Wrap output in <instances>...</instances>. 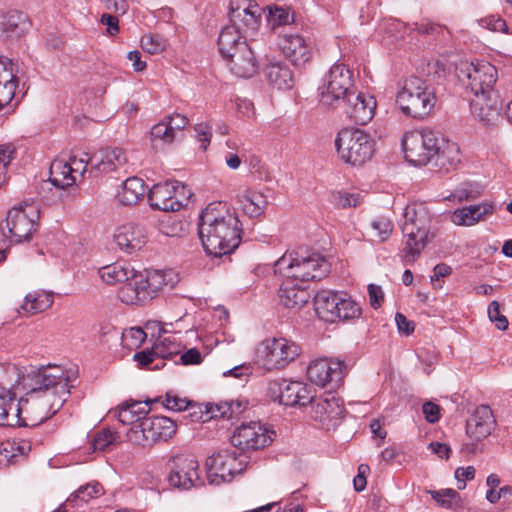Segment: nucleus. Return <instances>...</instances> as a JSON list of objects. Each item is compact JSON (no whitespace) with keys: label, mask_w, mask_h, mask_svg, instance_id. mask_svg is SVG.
I'll use <instances>...</instances> for the list:
<instances>
[{"label":"nucleus","mask_w":512,"mask_h":512,"mask_svg":"<svg viewBox=\"0 0 512 512\" xmlns=\"http://www.w3.org/2000/svg\"><path fill=\"white\" fill-rule=\"evenodd\" d=\"M369 303L374 309H378L384 300V293L381 286L370 284L368 286Z\"/></svg>","instance_id":"obj_64"},{"label":"nucleus","mask_w":512,"mask_h":512,"mask_svg":"<svg viewBox=\"0 0 512 512\" xmlns=\"http://www.w3.org/2000/svg\"><path fill=\"white\" fill-rule=\"evenodd\" d=\"M269 12V21L273 26L275 25H285L288 24L291 20L290 12L287 8L284 7H268Z\"/></svg>","instance_id":"obj_60"},{"label":"nucleus","mask_w":512,"mask_h":512,"mask_svg":"<svg viewBox=\"0 0 512 512\" xmlns=\"http://www.w3.org/2000/svg\"><path fill=\"white\" fill-rule=\"evenodd\" d=\"M273 509H276V512H279L280 510H283V512H303L301 506L294 502H290L284 507L280 505V502H270L268 504L246 510L245 512H268Z\"/></svg>","instance_id":"obj_59"},{"label":"nucleus","mask_w":512,"mask_h":512,"mask_svg":"<svg viewBox=\"0 0 512 512\" xmlns=\"http://www.w3.org/2000/svg\"><path fill=\"white\" fill-rule=\"evenodd\" d=\"M225 59L231 72L238 77L249 78L257 72V62L248 43H240L238 50Z\"/></svg>","instance_id":"obj_28"},{"label":"nucleus","mask_w":512,"mask_h":512,"mask_svg":"<svg viewBox=\"0 0 512 512\" xmlns=\"http://www.w3.org/2000/svg\"><path fill=\"white\" fill-rule=\"evenodd\" d=\"M103 493L104 489L97 481L82 485L67 498L64 503V512L68 509L80 508L91 499L98 498L103 495Z\"/></svg>","instance_id":"obj_36"},{"label":"nucleus","mask_w":512,"mask_h":512,"mask_svg":"<svg viewBox=\"0 0 512 512\" xmlns=\"http://www.w3.org/2000/svg\"><path fill=\"white\" fill-rule=\"evenodd\" d=\"M247 457L235 450H223L206 459L207 479L212 485L230 482L235 475L241 474L247 467Z\"/></svg>","instance_id":"obj_10"},{"label":"nucleus","mask_w":512,"mask_h":512,"mask_svg":"<svg viewBox=\"0 0 512 512\" xmlns=\"http://www.w3.org/2000/svg\"><path fill=\"white\" fill-rule=\"evenodd\" d=\"M335 203L340 208L355 207L360 203V196L354 193H338L335 195Z\"/></svg>","instance_id":"obj_63"},{"label":"nucleus","mask_w":512,"mask_h":512,"mask_svg":"<svg viewBox=\"0 0 512 512\" xmlns=\"http://www.w3.org/2000/svg\"><path fill=\"white\" fill-rule=\"evenodd\" d=\"M470 109L475 117L486 124L494 123L500 117L495 92L473 95L470 99Z\"/></svg>","instance_id":"obj_29"},{"label":"nucleus","mask_w":512,"mask_h":512,"mask_svg":"<svg viewBox=\"0 0 512 512\" xmlns=\"http://www.w3.org/2000/svg\"><path fill=\"white\" fill-rule=\"evenodd\" d=\"M440 135L428 128L411 130L402 138V149L406 161L414 166H425L440 153Z\"/></svg>","instance_id":"obj_5"},{"label":"nucleus","mask_w":512,"mask_h":512,"mask_svg":"<svg viewBox=\"0 0 512 512\" xmlns=\"http://www.w3.org/2000/svg\"><path fill=\"white\" fill-rule=\"evenodd\" d=\"M87 166L88 154L85 153L80 157L57 158L50 165L49 180L54 187L67 189L83 179Z\"/></svg>","instance_id":"obj_15"},{"label":"nucleus","mask_w":512,"mask_h":512,"mask_svg":"<svg viewBox=\"0 0 512 512\" xmlns=\"http://www.w3.org/2000/svg\"><path fill=\"white\" fill-rule=\"evenodd\" d=\"M147 413V404L134 401L122 405L117 411V416L122 424L133 427L142 422L143 419H146Z\"/></svg>","instance_id":"obj_42"},{"label":"nucleus","mask_w":512,"mask_h":512,"mask_svg":"<svg viewBox=\"0 0 512 512\" xmlns=\"http://www.w3.org/2000/svg\"><path fill=\"white\" fill-rule=\"evenodd\" d=\"M265 74L270 84L280 90L291 89L294 84L292 71L283 63H271L265 68Z\"/></svg>","instance_id":"obj_39"},{"label":"nucleus","mask_w":512,"mask_h":512,"mask_svg":"<svg viewBox=\"0 0 512 512\" xmlns=\"http://www.w3.org/2000/svg\"><path fill=\"white\" fill-rule=\"evenodd\" d=\"M345 372V363L331 358L315 359L307 367V377L311 382L321 387L330 386L331 389L341 385Z\"/></svg>","instance_id":"obj_19"},{"label":"nucleus","mask_w":512,"mask_h":512,"mask_svg":"<svg viewBox=\"0 0 512 512\" xmlns=\"http://www.w3.org/2000/svg\"><path fill=\"white\" fill-rule=\"evenodd\" d=\"M141 47L149 54H158L166 48V41L157 35L147 34L141 39Z\"/></svg>","instance_id":"obj_54"},{"label":"nucleus","mask_w":512,"mask_h":512,"mask_svg":"<svg viewBox=\"0 0 512 512\" xmlns=\"http://www.w3.org/2000/svg\"><path fill=\"white\" fill-rule=\"evenodd\" d=\"M118 297L121 302L129 305H141L152 300L142 271L133 270V276L119 289Z\"/></svg>","instance_id":"obj_25"},{"label":"nucleus","mask_w":512,"mask_h":512,"mask_svg":"<svg viewBox=\"0 0 512 512\" xmlns=\"http://www.w3.org/2000/svg\"><path fill=\"white\" fill-rule=\"evenodd\" d=\"M9 86L11 87L9 95L10 103L15 94L16 82L14 80V76L12 75V70L7 67L5 59L0 58V89L5 88L7 90Z\"/></svg>","instance_id":"obj_53"},{"label":"nucleus","mask_w":512,"mask_h":512,"mask_svg":"<svg viewBox=\"0 0 512 512\" xmlns=\"http://www.w3.org/2000/svg\"><path fill=\"white\" fill-rule=\"evenodd\" d=\"M273 429L260 421L243 422L231 435V444L241 451H258L269 446L275 439Z\"/></svg>","instance_id":"obj_13"},{"label":"nucleus","mask_w":512,"mask_h":512,"mask_svg":"<svg viewBox=\"0 0 512 512\" xmlns=\"http://www.w3.org/2000/svg\"><path fill=\"white\" fill-rule=\"evenodd\" d=\"M404 221L401 225H410L416 229H429V217L422 204H408L403 212Z\"/></svg>","instance_id":"obj_45"},{"label":"nucleus","mask_w":512,"mask_h":512,"mask_svg":"<svg viewBox=\"0 0 512 512\" xmlns=\"http://www.w3.org/2000/svg\"><path fill=\"white\" fill-rule=\"evenodd\" d=\"M38 210L33 205L15 206L9 210L6 226L15 242L30 238L36 229Z\"/></svg>","instance_id":"obj_21"},{"label":"nucleus","mask_w":512,"mask_h":512,"mask_svg":"<svg viewBox=\"0 0 512 512\" xmlns=\"http://www.w3.org/2000/svg\"><path fill=\"white\" fill-rule=\"evenodd\" d=\"M311 416L326 430L335 429L344 415V406L341 399L333 392L311 400Z\"/></svg>","instance_id":"obj_18"},{"label":"nucleus","mask_w":512,"mask_h":512,"mask_svg":"<svg viewBox=\"0 0 512 512\" xmlns=\"http://www.w3.org/2000/svg\"><path fill=\"white\" fill-rule=\"evenodd\" d=\"M171 462L168 475L170 486L187 491L202 485L203 480L200 476L199 462L194 456L178 455Z\"/></svg>","instance_id":"obj_17"},{"label":"nucleus","mask_w":512,"mask_h":512,"mask_svg":"<svg viewBox=\"0 0 512 512\" xmlns=\"http://www.w3.org/2000/svg\"><path fill=\"white\" fill-rule=\"evenodd\" d=\"M191 192L182 182L173 180L153 185L148 193V201L153 209L165 212L179 211Z\"/></svg>","instance_id":"obj_14"},{"label":"nucleus","mask_w":512,"mask_h":512,"mask_svg":"<svg viewBox=\"0 0 512 512\" xmlns=\"http://www.w3.org/2000/svg\"><path fill=\"white\" fill-rule=\"evenodd\" d=\"M150 295L155 298L164 288H173L178 282V275L173 270L142 271Z\"/></svg>","instance_id":"obj_35"},{"label":"nucleus","mask_w":512,"mask_h":512,"mask_svg":"<svg viewBox=\"0 0 512 512\" xmlns=\"http://www.w3.org/2000/svg\"><path fill=\"white\" fill-rule=\"evenodd\" d=\"M372 236L378 242H385L392 235L394 225L393 222L387 217H377L370 223Z\"/></svg>","instance_id":"obj_49"},{"label":"nucleus","mask_w":512,"mask_h":512,"mask_svg":"<svg viewBox=\"0 0 512 512\" xmlns=\"http://www.w3.org/2000/svg\"><path fill=\"white\" fill-rule=\"evenodd\" d=\"M78 378L75 366L49 365L27 378L25 397L16 400L20 426H37L56 414Z\"/></svg>","instance_id":"obj_1"},{"label":"nucleus","mask_w":512,"mask_h":512,"mask_svg":"<svg viewBox=\"0 0 512 512\" xmlns=\"http://www.w3.org/2000/svg\"><path fill=\"white\" fill-rule=\"evenodd\" d=\"M443 145H441L439 157L443 159L442 164L444 165L447 163L451 167L457 166L460 161V148L457 143L451 142V141H444L441 142Z\"/></svg>","instance_id":"obj_51"},{"label":"nucleus","mask_w":512,"mask_h":512,"mask_svg":"<svg viewBox=\"0 0 512 512\" xmlns=\"http://www.w3.org/2000/svg\"><path fill=\"white\" fill-rule=\"evenodd\" d=\"M114 240L119 249L127 254L141 250L147 243V232L144 227L128 223L118 227Z\"/></svg>","instance_id":"obj_24"},{"label":"nucleus","mask_w":512,"mask_h":512,"mask_svg":"<svg viewBox=\"0 0 512 512\" xmlns=\"http://www.w3.org/2000/svg\"><path fill=\"white\" fill-rule=\"evenodd\" d=\"M264 8L256 0H230L229 18L246 34L254 33L261 25Z\"/></svg>","instance_id":"obj_22"},{"label":"nucleus","mask_w":512,"mask_h":512,"mask_svg":"<svg viewBox=\"0 0 512 512\" xmlns=\"http://www.w3.org/2000/svg\"><path fill=\"white\" fill-rule=\"evenodd\" d=\"M301 348L293 340L279 337L267 338L256 350L258 362L267 370H280L295 361Z\"/></svg>","instance_id":"obj_8"},{"label":"nucleus","mask_w":512,"mask_h":512,"mask_svg":"<svg viewBox=\"0 0 512 512\" xmlns=\"http://www.w3.org/2000/svg\"><path fill=\"white\" fill-rule=\"evenodd\" d=\"M145 192V183L141 178L129 177L124 181L118 197L122 204L134 205L143 198Z\"/></svg>","instance_id":"obj_41"},{"label":"nucleus","mask_w":512,"mask_h":512,"mask_svg":"<svg viewBox=\"0 0 512 512\" xmlns=\"http://www.w3.org/2000/svg\"><path fill=\"white\" fill-rule=\"evenodd\" d=\"M236 212L224 202L209 203L200 213L198 235L205 252L220 257L234 251L241 241Z\"/></svg>","instance_id":"obj_2"},{"label":"nucleus","mask_w":512,"mask_h":512,"mask_svg":"<svg viewBox=\"0 0 512 512\" xmlns=\"http://www.w3.org/2000/svg\"><path fill=\"white\" fill-rule=\"evenodd\" d=\"M118 441V433L107 428L95 434L92 444L94 450L105 451L109 446L117 443Z\"/></svg>","instance_id":"obj_52"},{"label":"nucleus","mask_w":512,"mask_h":512,"mask_svg":"<svg viewBox=\"0 0 512 512\" xmlns=\"http://www.w3.org/2000/svg\"><path fill=\"white\" fill-rule=\"evenodd\" d=\"M133 268L127 263L116 262L101 267L98 270L99 277L109 285L125 283L133 276Z\"/></svg>","instance_id":"obj_40"},{"label":"nucleus","mask_w":512,"mask_h":512,"mask_svg":"<svg viewBox=\"0 0 512 512\" xmlns=\"http://www.w3.org/2000/svg\"><path fill=\"white\" fill-rule=\"evenodd\" d=\"M495 427L496 420L490 407L486 405L477 407L466 423L468 440L463 444V451L468 454L479 452L480 443L492 433Z\"/></svg>","instance_id":"obj_16"},{"label":"nucleus","mask_w":512,"mask_h":512,"mask_svg":"<svg viewBox=\"0 0 512 512\" xmlns=\"http://www.w3.org/2000/svg\"><path fill=\"white\" fill-rule=\"evenodd\" d=\"M246 406L240 401L224 402L217 405L219 416L222 418L232 419L245 410Z\"/></svg>","instance_id":"obj_56"},{"label":"nucleus","mask_w":512,"mask_h":512,"mask_svg":"<svg viewBox=\"0 0 512 512\" xmlns=\"http://www.w3.org/2000/svg\"><path fill=\"white\" fill-rule=\"evenodd\" d=\"M21 418L18 417L15 395L5 389H0V425L20 426Z\"/></svg>","instance_id":"obj_38"},{"label":"nucleus","mask_w":512,"mask_h":512,"mask_svg":"<svg viewBox=\"0 0 512 512\" xmlns=\"http://www.w3.org/2000/svg\"><path fill=\"white\" fill-rule=\"evenodd\" d=\"M127 163L126 153L122 148H106L99 153L88 156V165L99 172H112Z\"/></svg>","instance_id":"obj_30"},{"label":"nucleus","mask_w":512,"mask_h":512,"mask_svg":"<svg viewBox=\"0 0 512 512\" xmlns=\"http://www.w3.org/2000/svg\"><path fill=\"white\" fill-rule=\"evenodd\" d=\"M15 149L11 145H0V188L7 179V167L14 158Z\"/></svg>","instance_id":"obj_55"},{"label":"nucleus","mask_w":512,"mask_h":512,"mask_svg":"<svg viewBox=\"0 0 512 512\" xmlns=\"http://www.w3.org/2000/svg\"><path fill=\"white\" fill-rule=\"evenodd\" d=\"M475 477V468L473 466L458 467L455 470V479L457 480L458 489L466 487V481L473 480Z\"/></svg>","instance_id":"obj_62"},{"label":"nucleus","mask_w":512,"mask_h":512,"mask_svg":"<svg viewBox=\"0 0 512 512\" xmlns=\"http://www.w3.org/2000/svg\"><path fill=\"white\" fill-rule=\"evenodd\" d=\"M432 498L443 509L455 510L462 508V500L457 491L453 489H441L431 493Z\"/></svg>","instance_id":"obj_47"},{"label":"nucleus","mask_w":512,"mask_h":512,"mask_svg":"<svg viewBox=\"0 0 512 512\" xmlns=\"http://www.w3.org/2000/svg\"><path fill=\"white\" fill-rule=\"evenodd\" d=\"M2 29L9 36H20L28 28L29 22L26 14L12 10L3 16Z\"/></svg>","instance_id":"obj_43"},{"label":"nucleus","mask_w":512,"mask_h":512,"mask_svg":"<svg viewBox=\"0 0 512 512\" xmlns=\"http://www.w3.org/2000/svg\"><path fill=\"white\" fill-rule=\"evenodd\" d=\"M279 298L284 306L295 308L306 304L310 298V294L304 286V283L289 277H283L279 289Z\"/></svg>","instance_id":"obj_31"},{"label":"nucleus","mask_w":512,"mask_h":512,"mask_svg":"<svg viewBox=\"0 0 512 512\" xmlns=\"http://www.w3.org/2000/svg\"><path fill=\"white\" fill-rule=\"evenodd\" d=\"M147 337L146 332L141 327H130L122 332V346L133 350L141 346Z\"/></svg>","instance_id":"obj_50"},{"label":"nucleus","mask_w":512,"mask_h":512,"mask_svg":"<svg viewBox=\"0 0 512 512\" xmlns=\"http://www.w3.org/2000/svg\"><path fill=\"white\" fill-rule=\"evenodd\" d=\"M30 450L26 441L6 440L0 443V464L15 463Z\"/></svg>","instance_id":"obj_46"},{"label":"nucleus","mask_w":512,"mask_h":512,"mask_svg":"<svg viewBox=\"0 0 512 512\" xmlns=\"http://www.w3.org/2000/svg\"><path fill=\"white\" fill-rule=\"evenodd\" d=\"M194 130L197 140L202 143L201 148L205 151L211 142V127L207 123H199L195 125Z\"/></svg>","instance_id":"obj_61"},{"label":"nucleus","mask_w":512,"mask_h":512,"mask_svg":"<svg viewBox=\"0 0 512 512\" xmlns=\"http://www.w3.org/2000/svg\"><path fill=\"white\" fill-rule=\"evenodd\" d=\"M343 103L346 116L358 125L368 124L373 119L377 107L374 96L366 92L353 91Z\"/></svg>","instance_id":"obj_23"},{"label":"nucleus","mask_w":512,"mask_h":512,"mask_svg":"<svg viewBox=\"0 0 512 512\" xmlns=\"http://www.w3.org/2000/svg\"><path fill=\"white\" fill-rule=\"evenodd\" d=\"M329 272V264L320 253L299 249L285 253L275 262V273L301 283L320 280Z\"/></svg>","instance_id":"obj_3"},{"label":"nucleus","mask_w":512,"mask_h":512,"mask_svg":"<svg viewBox=\"0 0 512 512\" xmlns=\"http://www.w3.org/2000/svg\"><path fill=\"white\" fill-rule=\"evenodd\" d=\"M244 33L242 29L236 27L235 25H229L224 27L218 37V48L220 54L223 58L227 57L234 51H237L240 43H247L243 36Z\"/></svg>","instance_id":"obj_37"},{"label":"nucleus","mask_w":512,"mask_h":512,"mask_svg":"<svg viewBox=\"0 0 512 512\" xmlns=\"http://www.w3.org/2000/svg\"><path fill=\"white\" fill-rule=\"evenodd\" d=\"M374 140L361 129H344L337 134L335 147L339 158L351 165L361 166L374 153Z\"/></svg>","instance_id":"obj_6"},{"label":"nucleus","mask_w":512,"mask_h":512,"mask_svg":"<svg viewBox=\"0 0 512 512\" xmlns=\"http://www.w3.org/2000/svg\"><path fill=\"white\" fill-rule=\"evenodd\" d=\"M459 80H468L473 95L490 93L497 80V69L487 61L461 60L456 66Z\"/></svg>","instance_id":"obj_12"},{"label":"nucleus","mask_w":512,"mask_h":512,"mask_svg":"<svg viewBox=\"0 0 512 512\" xmlns=\"http://www.w3.org/2000/svg\"><path fill=\"white\" fill-rule=\"evenodd\" d=\"M488 317L491 322H494L497 329L506 330L508 328L509 322L506 316L501 314L500 312V304L498 301L493 300L488 306Z\"/></svg>","instance_id":"obj_57"},{"label":"nucleus","mask_w":512,"mask_h":512,"mask_svg":"<svg viewBox=\"0 0 512 512\" xmlns=\"http://www.w3.org/2000/svg\"><path fill=\"white\" fill-rule=\"evenodd\" d=\"M479 25L493 32L508 33V26L504 19L498 15H489L479 20Z\"/></svg>","instance_id":"obj_58"},{"label":"nucleus","mask_w":512,"mask_h":512,"mask_svg":"<svg viewBox=\"0 0 512 512\" xmlns=\"http://www.w3.org/2000/svg\"><path fill=\"white\" fill-rule=\"evenodd\" d=\"M279 46L287 59L294 65H303L311 57L312 49L306 39L298 34H283Z\"/></svg>","instance_id":"obj_27"},{"label":"nucleus","mask_w":512,"mask_h":512,"mask_svg":"<svg viewBox=\"0 0 512 512\" xmlns=\"http://www.w3.org/2000/svg\"><path fill=\"white\" fill-rule=\"evenodd\" d=\"M268 392L274 401L285 406H303L313 399L310 387L301 381H272Z\"/></svg>","instance_id":"obj_20"},{"label":"nucleus","mask_w":512,"mask_h":512,"mask_svg":"<svg viewBox=\"0 0 512 512\" xmlns=\"http://www.w3.org/2000/svg\"><path fill=\"white\" fill-rule=\"evenodd\" d=\"M354 86L353 74L344 64H334L319 88V102L325 107H333L351 94Z\"/></svg>","instance_id":"obj_11"},{"label":"nucleus","mask_w":512,"mask_h":512,"mask_svg":"<svg viewBox=\"0 0 512 512\" xmlns=\"http://www.w3.org/2000/svg\"><path fill=\"white\" fill-rule=\"evenodd\" d=\"M52 297L43 292L28 293L20 306V312L25 315L40 313L52 304Z\"/></svg>","instance_id":"obj_44"},{"label":"nucleus","mask_w":512,"mask_h":512,"mask_svg":"<svg viewBox=\"0 0 512 512\" xmlns=\"http://www.w3.org/2000/svg\"><path fill=\"white\" fill-rule=\"evenodd\" d=\"M165 408L171 411H184L189 410V416L192 421L195 422H206L211 417H217L218 414H214L213 416H209V412H203L201 408L195 404H193L190 400L185 397H180L173 391H169L166 393L165 400L163 402Z\"/></svg>","instance_id":"obj_33"},{"label":"nucleus","mask_w":512,"mask_h":512,"mask_svg":"<svg viewBox=\"0 0 512 512\" xmlns=\"http://www.w3.org/2000/svg\"><path fill=\"white\" fill-rule=\"evenodd\" d=\"M176 423L165 416H151L130 427L127 440L134 445L150 447L157 442L167 441L176 433Z\"/></svg>","instance_id":"obj_9"},{"label":"nucleus","mask_w":512,"mask_h":512,"mask_svg":"<svg viewBox=\"0 0 512 512\" xmlns=\"http://www.w3.org/2000/svg\"><path fill=\"white\" fill-rule=\"evenodd\" d=\"M181 345L176 341L175 337L167 336L160 338L154 343V353L158 358L166 359L179 354Z\"/></svg>","instance_id":"obj_48"},{"label":"nucleus","mask_w":512,"mask_h":512,"mask_svg":"<svg viewBox=\"0 0 512 512\" xmlns=\"http://www.w3.org/2000/svg\"><path fill=\"white\" fill-rule=\"evenodd\" d=\"M437 103L434 88L425 80L411 76L406 78L395 96V105L406 117L425 119Z\"/></svg>","instance_id":"obj_4"},{"label":"nucleus","mask_w":512,"mask_h":512,"mask_svg":"<svg viewBox=\"0 0 512 512\" xmlns=\"http://www.w3.org/2000/svg\"><path fill=\"white\" fill-rule=\"evenodd\" d=\"M401 230L404 238L401 256L405 263H413L428 242L429 229H416L410 225H401Z\"/></svg>","instance_id":"obj_26"},{"label":"nucleus","mask_w":512,"mask_h":512,"mask_svg":"<svg viewBox=\"0 0 512 512\" xmlns=\"http://www.w3.org/2000/svg\"><path fill=\"white\" fill-rule=\"evenodd\" d=\"M314 310L320 319L330 323L341 319H354L361 314V309L355 301L331 290H320L316 293Z\"/></svg>","instance_id":"obj_7"},{"label":"nucleus","mask_w":512,"mask_h":512,"mask_svg":"<svg viewBox=\"0 0 512 512\" xmlns=\"http://www.w3.org/2000/svg\"><path fill=\"white\" fill-rule=\"evenodd\" d=\"M241 211L250 218L260 217L267 206V199L261 192L247 188L237 195Z\"/></svg>","instance_id":"obj_34"},{"label":"nucleus","mask_w":512,"mask_h":512,"mask_svg":"<svg viewBox=\"0 0 512 512\" xmlns=\"http://www.w3.org/2000/svg\"><path fill=\"white\" fill-rule=\"evenodd\" d=\"M492 213V204H474L456 209L451 215V221L457 226H472Z\"/></svg>","instance_id":"obj_32"}]
</instances>
